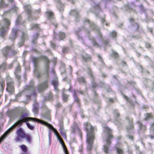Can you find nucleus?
<instances>
[{
	"instance_id": "obj_1",
	"label": "nucleus",
	"mask_w": 154,
	"mask_h": 154,
	"mask_svg": "<svg viewBox=\"0 0 154 154\" xmlns=\"http://www.w3.org/2000/svg\"><path fill=\"white\" fill-rule=\"evenodd\" d=\"M30 120L33 121L39 122H41V120L36 118L27 117L26 114L22 113L20 117L19 120L9 128L1 137L0 143L6 138L8 134L11 131L17 126H21L23 122H26Z\"/></svg>"
},
{
	"instance_id": "obj_2",
	"label": "nucleus",
	"mask_w": 154,
	"mask_h": 154,
	"mask_svg": "<svg viewBox=\"0 0 154 154\" xmlns=\"http://www.w3.org/2000/svg\"><path fill=\"white\" fill-rule=\"evenodd\" d=\"M84 126L87 132V148L88 150H90L91 149L95 137L94 132V129L91 124L89 123H85Z\"/></svg>"
},
{
	"instance_id": "obj_3",
	"label": "nucleus",
	"mask_w": 154,
	"mask_h": 154,
	"mask_svg": "<svg viewBox=\"0 0 154 154\" xmlns=\"http://www.w3.org/2000/svg\"><path fill=\"white\" fill-rule=\"evenodd\" d=\"M41 123L46 125L50 129H51L54 132L55 134L57 136L58 140H59L60 143H61L62 146L64 149L65 154H68L67 150L66 148L65 145L62 139L61 138L57 131L51 125L48 124L46 122L41 121Z\"/></svg>"
},
{
	"instance_id": "obj_4",
	"label": "nucleus",
	"mask_w": 154,
	"mask_h": 154,
	"mask_svg": "<svg viewBox=\"0 0 154 154\" xmlns=\"http://www.w3.org/2000/svg\"><path fill=\"white\" fill-rule=\"evenodd\" d=\"M104 131L107 133L108 135V138L106 140V144L103 146V149L104 152L108 153L109 147V145L110 144L109 139L112 137V135L111 134V130L108 127H105L104 129Z\"/></svg>"
},
{
	"instance_id": "obj_5",
	"label": "nucleus",
	"mask_w": 154,
	"mask_h": 154,
	"mask_svg": "<svg viewBox=\"0 0 154 154\" xmlns=\"http://www.w3.org/2000/svg\"><path fill=\"white\" fill-rule=\"evenodd\" d=\"M3 21L5 25V26H2L0 29V36L3 38L6 35V32L9 29L8 26L10 25V22L8 19H4Z\"/></svg>"
},
{
	"instance_id": "obj_6",
	"label": "nucleus",
	"mask_w": 154,
	"mask_h": 154,
	"mask_svg": "<svg viewBox=\"0 0 154 154\" xmlns=\"http://www.w3.org/2000/svg\"><path fill=\"white\" fill-rule=\"evenodd\" d=\"M16 134L17 136L15 138L16 142L20 141L22 139L25 138L26 136V134L22 128H20L17 130Z\"/></svg>"
},
{
	"instance_id": "obj_7",
	"label": "nucleus",
	"mask_w": 154,
	"mask_h": 154,
	"mask_svg": "<svg viewBox=\"0 0 154 154\" xmlns=\"http://www.w3.org/2000/svg\"><path fill=\"white\" fill-rule=\"evenodd\" d=\"M6 79L7 81L6 90L8 92L10 93L14 91L13 83L11 77L9 76H7Z\"/></svg>"
},
{
	"instance_id": "obj_8",
	"label": "nucleus",
	"mask_w": 154,
	"mask_h": 154,
	"mask_svg": "<svg viewBox=\"0 0 154 154\" xmlns=\"http://www.w3.org/2000/svg\"><path fill=\"white\" fill-rule=\"evenodd\" d=\"M48 87L47 81H45L43 83L40 84L38 87V90L39 92L43 91Z\"/></svg>"
},
{
	"instance_id": "obj_9",
	"label": "nucleus",
	"mask_w": 154,
	"mask_h": 154,
	"mask_svg": "<svg viewBox=\"0 0 154 154\" xmlns=\"http://www.w3.org/2000/svg\"><path fill=\"white\" fill-rule=\"evenodd\" d=\"M24 8L26 13L28 14H29L31 13V7L29 5H26L24 6Z\"/></svg>"
},
{
	"instance_id": "obj_10",
	"label": "nucleus",
	"mask_w": 154,
	"mask_h": 154,
	"mask_svg": "<svg viewBox=\"0 0 154 154\" xmlns=\"http://www.w3.org/2000/svg\"><path fill=\"white\" fill-rule=\"evenodd\" d=\"M17 31L15 29H13L12 31V34L10 36V38L12 40L14 39L16 37V33Z\"/></svg>"
},
{
	"instance_id": "obj_11",
	"label": "nucleus",
	"mask_w": 154,
	"mask_h": 154,
	"mask_svg": "<svg viewBox=\"0 0 154 154\" xmlns=\"http://www.w3.org/2000/svg\"><path fill=\"white\" fill-rule=\"evenodd\" d=\"M10 48L9 47H7L4 48L2 50L4 55L5 57L7 56L8 52L10 51Z\"/></svg>"
},
{
	"instance_id": "obj_12",
	"label": "nucleus",
	"mask_w": 154,
	"mask_h": 154,
	"mask_svg": "<svg viewBox=\"0 0 154 154\" xmlns=\"http://www.w3.org/2000/svg\"><path fill=\"white\" fill-rule=\"evenodd\" d=\"M5 86V84L4 81L0 82V91L2 92Z\"/></svg>"
},
{
	"instance_id": "obj_13",
	"label": "nucleus",
	"mask_w": 154,
	"mask_h": 154,
	"mask_svg": "<svg viewBox=\"0 0 154 154\" xmlns=\"http://www.w3.org/2000/svg\"><path fill=\"white\" fill-rule=\"evenodd\" d=\"M6 64L4 63L0 66V72H3L6 69Z\"/></svg>"
},
{
	"instance_id": "obj_14",
	"label": "nucleus",
	"mask_w": 154,
	"mask_h": 154,
	"mask_svg": "<svg viewBox=\"0 0 154 154\" xmlns=\"http://www.w3.org/2000/svg\"><path fill=\"white\" fill-rule=\"evenodd\" d=\"M82 58L83 60L86 62L89 61L91 60L90 57L87 54L83 56Z\"/></svg>"
},
{
	"instance_id": "obj_15",
	"label": "nucleus",
	"mask_w": 154,
	"mask_h": 154,
	"mask_svg": "<svg viewBox=\"0 0 154 154\" xmlns=\"http://www.w3.org/2000/svg\"><path fill=\"white\" fill-rule=\"evenodd\" d=\"M20 147L22 150V151L24 152H27V148L26 146L24 145H22Z\"/></svg>"
},
{
	"instance_id": "obj_16",
	"label": "nucleus",
	"mask_w": 154,
	"mask_h": 154,
	"mask_svg": "<svg viewBox=\"0 0 154 154\" xmlns=\"http://www.w3.org/2000/svg\"><path fill=\"white\" fill-rule=\"evenodd\" d=\"M32 111L35 114H37L38 111V108L37 106H34Z\"/></svg>"
},
{
	"instance_id": "obj_17",
	"label": "nucleus",
	"mask_w": 154,
	"mask_h": 154,
	"mask_svg": "<svg viewBox=\"0 0 154 154\" xmlns=\"http://www.w3.org/2000/svg\"><path fill=\"white\" fill-rule=\"evenodd\" d=\"M26 138V141L28 143H30L31 142V136L29 135H26L25 138Z\"/></svg>"
},
{
	"instance_id": "obj_18",
	"label": "nucleus",
	"mask_w": 154,
	"mask_h": 154,
	"mask_svg": "<svg viewBox=\"0 0 154 154\" xmlns=\"http://www.w3.org/2000/svg\"><path fill=\"white\" fill-rule=\"evenodd\" d=\"M59 37L60 40L63 39L65 37L64 33L63 32H60L59 34Z\"/></svg>"
},
{
	"instance_id": "obj_19",
	"label": "nucleus",
	"mask_w": 154,
	"mask_h": 154,
	"mask_svg": "<svg viewBox=\"0 0 154 154\" xmlns=\"http://www.w3.org/2000/svg\"><path fill=\"white\" fill-rule=\"evenodd\" d=\"M137 123L139 126L140 128V129H142L143 128V127L144 128V130L145 129V126H143L140 122L138 121L137 122Z\"/></svg>"
},
{
	"instance_id": "obj_20",
	"label": "nucleus",
	"mask_w": 154,
	"mask_h": 154,
	"mask_svg": "<svg viewBox=\"0 0 154 154\" xmlns=\"http://www.w3.org/2000/svg\"><path fill=\"white\" fill-rule=\"evenodd\" d=\"M60 132L62 136L66 137V131L63 128H61L60 130Z\"/></svg>"
},
{
	"instance_id": "obj_21",
	"label": "nucleus",
	"mask_w": 154,
	"mask_h": 154,
	"mask_svg": "<svg viewBox=\"0 0 154 154\" xmlns=\"http://www.w3.org/2000/svg\"><path fill=\"white\" fill-rule=\"evenodd\" d=\"M48 17L49 18L52 17L53 15V13L50 11H48L46 12Z\"/></svg>"
},
{
	"instance_id": "obj_22",
	"label": "nucleus",
	"mask_w": 154,
	"mask_h": 154,
	"mask_svg": "<svg viewBox=\"0 0 154 154\" xmlns=\"http://www.w3.org/2000/svg\"><path fill=\"white\" fill-rule=\"evenodd\" d=\"M117 154H123V150L121 149L117 148Z\"/></svg>"
},
{
	"instance_id": "obj_23",
	"label": "nucleus",
	"mask_w": 154,
	"mask_h": 154,
	"mask_svg": "<svg viewBox=\"0 0 154 154\" xmlns=\"http://www.w3.org/2000/svg\"><path fill=\"white\" fill-rule=\"evenodd\" d=\"M26 124L28 128L29 129L32 130L34 128V126L31 125L29 123L27 122L26 123Z\"/></svg>"
},
{
	"instance_id": "obj_24",
	"label": "nucleus",
	"mask_w": 154,
	"mask_h": 154,
	"mask_svg": "<svg viewBox=\"0 0 154 154\" xmlns=\"http://www.w3.org/2000/svg\"><path fill=\"white\" fill-rule=\"evenodd\" d=\"M33 60L35 66H36L37 63L39 61V59L38 58L34 57L33 58Z\"/></svg>"
},
{
	"instance_id": "obj_25",
	"label": "nucleus",
	"mask_w": 154,
	"mask_h": 154,
	"mask_svg": "<svg viewBox=\"0 0 154 154\" xmlns=\"http://www.w3.org/2000/svg\"><path fill=\"white\" fill-rule=\"evenodd\" d=\"M70 13L72 15H77L78 14L77 11L75 10H72L70 12Z\"/></svg>"
},
{
	"instance_id": "obj_26",
	"label": "nucleus",
	"mask_w": 154,
	"mask_h": 154,
	"mask_svg": "<svg viewBox=\"0 0 154 154\" xmlns=\"http://www.w3.org/2000/svg\"><path fill=\"white\" fill-rule=\"evenodd\" d=\"M68 97V95H67L66 94H64L63 95V101H64V102H66L67 100Z\"/></svg>"
},
{
	"instance_id": "obj_27",
	"label": "nucleus",
	"mask_w": 154,
	"mask_h": 154,
	"mask_svg": "<svg viewBox=\"0 0 154 154\" xmlns=\"http://www.w3.org/2000/svg\"><path fill=\"white\" fill-rule=\"evenodd\" d=\"M32 29H37L39 28L38 25V24H34L32 26Z\"/></svg>"
},
{
	"instance_id": "obj_28",
	"label": "nucleus",
	"mask_w": 154,
	"mask_h": 154,
	"mask_svg": "<svg viewBox=\"0 0 154 154\" xmlns=\"http://www.w3.org/2000/svg\"><path fill=\"white\" fill-rule=\"evenodd\" d=\"M18 66L16 69V72L15 73H17L19 72L20 71V66L17 63Z\"/></svg>"
},
{
	"instance_id": "obj_29",
	"label": "nucleus",
	"mask_w": 154,
	"mask_h": 154,
	"mask_svg": "<svg viewBox=\"0 0 154 154\" xmlns=\"http://www.w3.org/2000/svg\"><path fill=\"white\" fill-rule=\"evenodd\" d=\"M73 130L72 131V132L73 133H75V131L78 129V128L77 126L76 125H74V127L73 128Z\"/></svg>"
},
{
	"instance_id": "obj_30",
	"label": "nucleus",
	"mask_w": 154,
	"mask_h": 154,
	"mask_svg": "<svg viewBox=\"0 0 154 154\" xmlns=\"http://www.w3.org/2000/svg\"><path fill=\"white\" fill-rule=\"evenodd\" d=\"M52 84L54 86H57L58 84V82L57 80H53L52 81Z\"/></svg>"
},
{
	"instance_id": "obj_31",
	"label": "nucleus",
	"mask_w": 154,
	"mask_h": 154,
	"mask_svg": "<svg viewBox=\"0 0 154 154\" xmlns=\"http://www.w3.org/2000/svg\"><path fill=\"white\" fill-rule=\"evenodd\" d=\"M21 18V17L20 16H19L18 17L17 19L16 24V25L18 24L19 23L20 20Z\"/></svg>"
},
{
	"instance_id": "obj_32",
	"label": "nucleus",
	"mask_w": 154,
	"mask_h": 154,
	"mask_svg": "<svg viewBox=\"0 0 154 154\" xmlns=\"http://www.w3.org/2000/svg\"><path fill=\"white\" fill-rule=\"evenodd\" d=\"M112 53L113 55L115 58H117L118 57V54L117 52L115 51H113Z\"/></svg>"
},
{
	"instance_id": "obj_33",
	"label": "nucleus",
	"mask_w": 154,
	"mask_h": 154,
	"mask_svg": "<svg viewBox=\"0 0 154 154\" xmlns=\"http://www.w3.org/2000/svg\"><path fill=\"white\" fill-rule=\"evenodd\" d=\"M151 117V115L150 114H147L146 115L145 120H147L148 118Z\"/></svg>"
},
{
	"instance_id": "obj_34",
	"label": "nucleus",
	"mask_w": 154,
	"mask_h": 154,
	"mask_svg": "<svg viewBox=\"0 0 154 154\" xmlns=\"http://www.w3.org/2000/svg\"><path fill=\"white\" fill-rule=\"evenodd\" d=\"M68 50V48H64L62 49V51L63 53H66Z\"/></svg>"
},
{
	"instance_id": "obj_35",
	"label": "nucleus",
	"mask_w": 154,
	"mask_h": 154,
	"mask_svg": "<svg viewBox=\"0 0 154 154\" xmlns=\"http://www.w3.org/2000/svg\"><path fill=\"white\" fill-rule=\"evenodd\" d=\"M75 97V102H76L77 103H79V100L78 98L76 97L75 95L74 96Z\"/></svg>"
},
{
	"instance_id": "obj_36",
	"label": "nucleus",
	"mask_w": 154,
	"mask_h": 154,
	"mask_svg": "<svg viewBox=\"0 0 154 154\" xmlns=\"http://www.w3.org/2000/svg\"><path fill=\"white\" fill-rule=\"evenodd\" d=\"M112 36L113 37H115L116 35V33L115 32H112L111 33Z\"/></svg>"
},
{
	"instance_id": "obj_37",
	"label": "nucleus",
	"mask_w": 154,
	"mask_h": 154,
	"mask_svg": "<svg viewBox=\"0 0 154 154\" xmlns=\"http://www.w3.org/2000/svg\"><path fill=\"white\" fill-rule=\"evenodd\" d=\"M115 115L117 116V117H118L119 116V112L117 110H116L115 111Z\"/></svg>"
},
{
	"instance_id": "obj_38",
	"label": "nucleus",
	"mask_w": 154,
	"mask_h": 154,
	"mask_svg": "<svg viewBox=\"0 0 154 154\" xmlns=\"http://www.w3.org/2000/svg\"><path fill=\"white\" fill-rule=\"evenodd\" d=\"M15 75H16V76L17 79H20L21 78L20 76L19 75L17 74V73H15Z\"/></svg>"
},
{
	"instance_id": "obj_39",
	"label": "nucleus",
	"mask_w": 154,
	"mask_h": 154,
	"mask_svg": "<svg viewBox=\"0 0 154 154\" xmlns=\"http://www.w3.org/2000/svg\"><path fill=\"white\" fill-rule=\"evenodd\" d=\"M4 1L2 0H1V2H0V4L1 7L5 6L4 5Z\"/></svg>"
},
{
	"instance_id": "obj_40",
	"label": "nucleus",
	"mask_w": 154,
	"mask_h": 154,
	"mask_svg": "<svg viewBox=\"0 0 154 154\" xmlns=\"http://www.w3.org/2000/svg\"><path fill=\"white\" fill-rule=\"evenodd\" d=\"M151 130L154 131V123L151 125Z\"/></svg>"
},
{
	"instance_id": "obj_41",
	"label": "nucleus",
	"mask_w": 154,
	"mask_h": 154,
	"mask_svg": "<svg viewBox=\"0 0 154 154\" xmlns=\"http://www.w3.org/2000/svg\"><path fill=\"white\" fill-rule=\"evenodd\" d=\"M23 42L22 41L21 43H20L18 44V45L19 47H21L23 44Z\"/></svg>"
},
{
	"instance_id": "obj_42",
	"label": "nucleus",
	"mask_w": 154,
	"mask_h": 154,
	"mask_svg": "<svg viewBox=\"0 0 154 154\" xmlns=\"http://www.w3.org/2000/svg\"><path fill=\"white\" fill-rule=\"evenodd\" d=\"M146 46L147 48H149L150 47L151 45H150L149 43H146Z\"/></svg>"
},
{
	"instance_id": "obj_43",
	"label": "nucleus",
	"mask_w": 154,
	"mask_h": 154,
	"mask_svg": "<svg viewBox=\"0 0 154 154\" xmlns=\"http://www.w3.org/2000/svg\"><path fill=\"white\" fill-rule=\"evenodd\" d=\"M124 98L127 100H128L129 98L128 97L125 96H124Z\"/></svg>"
},
{
	"instance_id": "obj_44",
	"label": "nucleus",
	"mask_w": 154,
	"mask_h": 154,
	"mask_svg": "<svg viewBox=\"0 0 154 154\" xmlns=\"http://www.w3.org/2000/svg\"><path fill=\"white\" fill-rule=\"evenodd\" d=\"M59 5L60 4V6H61V10H63V5L62 4H60V1H59Z\"/></svg>"
},
{
	"instance_id": "obj_45",
	"label": "nucleus",
	"mask_w": 154,
	"mask_h": 154,
	"mask_svg": "<svg viewBox=\"0 0 154 154\" xmlns=\"http://www.w3.org/2000/svg\"><path fill=\"white\" fill-rule=\"evenodd\" d=\"M51 45L53 48H54L55 46V44L52 43L51 42Z\"/></svg>"
},
{
	"instance_id": "obj_46",
	"label": "nucleus",
	"mask_w": 154,
	"mask_h": 154,
	"mask_svg": "<svg viewBox=\"0 0 154 154\" xmlns=\"http://www.w3.org/2000/svg\"><path fill=\"white\" fill-rule=\"evenodd\" d=\"M57 106L58 107H60L61 105V104L60 103H57Z\"/></svg>"
},
{
	"instance_id": "obj_47",
	"label": "nucleus",
	"mask_w": 154,
	"mask_h": 154,
	"mask_svg": "<svg viewBox=\"0 0 154 154\" xmlns=\"http://www.w3.org/2000/svg\"><path fill=\"white\" fill-rule=\"evenodd\" d=\"M48 64H47L46 66V70L47 71H48Z\"/></svg>"
},
{
	"instance_id": "obj_48",
	"label": "nucleus",
	"mask_w": 154,
	"mask_h": 154,
	"mask_svg": "<svg viewBox=\"0 0 154 154\" xmlns=\"http://www.w3.org/2000/svg\"><path fill=\"white\" fill-rule=\"evenodd\" d=\"M57 86H54L55 89L56 91H57L58 90V88L57 87Z\"/></svg>"
},
{
	"instance_id": "obj_49",
	"label": "nucleus",
	"mask_w": 154,
	"mask_h": 154,
	"mask_svg": "<svg viewBox=\"0 0 154 154\" xmlns=\"http://www.w3.org/2000/svg\"><path fill=\"white\" fill-rule=\"evenodd\" d=\"M98 56V57L100 58V61L101 62H102V60L101 57L99 55Z\"/></svg>"
},
{
	"instance_id": "obj_50",
	"label": "nucleus",
	"mask_w": 154,
	"mask_h": 154,
	"mask_svg": "<svg viewBox=\"0 0 154 154\" xmlns=\"http://www.w3.org/2000/svg\"><path fill=\"white\" fill-rule=\"evenodd\" d=\"M9 2H11V3H13L14 2V1L13 0H8Z\"/></svg>"
},
{
	"instance_id": "obj_51",
	"label": "nucleus",
	"mask_w": 154,
	"mask_h": 154,
	"mask_svg": "<svg viewBox=\"0 0 154 154\" xmlns=\"http://www.w3.org/2000/svg\"><path fill=\"white\" fill-rule=\"evenodd\" d=\"M82 148L81 147L80 148V149H79V151L80 152H82Z\"/></svg>"
},
{
	"instance_id": "obj_52",
	"label": "nucleus",
	"mask_w": 154,
	"mask_h": 154,
	"mask_svg": "<svg viewBox=\"0 0 154 154\" xmlns=\"http://www.w3.org/2000/svg\"><path fill=\"white\" fill-rule=\"evenodd\" d=\"M28 87H29V89H32V87H31V86H28Z\"/></svg>"
},
{
	"instance_id": "obj_53",
	"label": "nucleus",
	"mask_w": 154,
	"mask_h": 154,
	"mask_svg": "<svg viewBox=\"0 0 154 154\" xmlns=\"http://www.w3.org/2000/svg\"><path fill=\"white\" fill-rule=\"evenodd\" d=\"M81 79H82V82H85V80H84V78L82 77V78H81Z\"/></svg>"
},
{
	"instance_id": "obj_54",
	"label": "nucleus",
	"mask_w": 154,
	"mask_h": 154,
	"mask_svg": "<svg viewBox=\"0 0 154 154\" xmlns=\"http://www.w3.org/2000/svg\"><path fill=\"white\" fill-rule=\"evenodd\" d=\"M136 26L137 27V29H138V26L137 24H136Z\"/></svg>"
},
{
	"instance_id": "obj_55",
	"label": "nucleus",
	"mask_w": 154,
	"mask_h": 154,
	"mask_svg": "<svg viewBox=\"0 0 154 154\" xmlns=\"http://www.w3.org/2000/svg\"><path fill=\"white\" fill-rule=\"evenodd\" d=\"M112 100H113L112 99H109V101L110 102H112Z\"/></svg>"
},
{
	"instance_id": "obj_56",
	"label": "nucleus",
	"mask_w": 154,
	"mask_h": 154,
	"mask_svg": "<svg viewBox=\"0 0 154 154\" xmlns=\"http://www.w3.org/2000/svg\"><path fill=\"white\" fill-rule=\"evenodd\" d=\"M133 20V18H132L131 19V21Z\"/></svg>"
},
{
	"instance_id": "obj_57",
	"label": "nucleus",
	"mask_w": 154,
	"mask_h": 154,
	"mask_svg": "<svg viewBox=\"0 0 154 154\" xmlns=\"http://www.w3.org/2000/svg\"><path fill=\"white\" fill-rule=\"evenodd\" d=\"M55 26L56 27H57V24L55 25Z\"/></svg>"
},
{
	"instance_id": "obj_58",
	"label": "nucleus",
	"mask_w": 154,
	"mask_h": 154,
	"mask_svg": "<svg viewBox=\"0 0 154 154\" xmlns=\"http://www.w3.org/2000/svg\"><path fill=\"white\" fill-rule=\"evenodd\" d=\"M46 59L47 60V61H48V59H47V58H46Z\"/></svg>"
},
{
	"instance_id": "obj_59",
	"label": "nucleus",
	"mask_w": 154,
	"mask_h": 154,
	"mask_svg": "<svg viewBox=\"0 0 154 154\" xmlns=\"http://www.w3.org/2000/svg\"><path fill=\"white\" fill-rule=\"evenodd\" d=\"M58 8H59V7H60L59 6H58Z\"/></svg>"
},
{
	"instance_id": "obj_60",
	"label": "nucleus",
	"mask_w": 154,
	"mask_h": 154,
	"mask_svg": "<svg viewBox=\"0 0 154 154\" xmlns=\"http://www.w3.org/2000/svg\"><path fill=\"white\" fill-rule=\"evenodd\" d=\"M87 21L88 22V21H89V20H87Z\"/></svg>"
},
{
	"instance_id": "obj_61",
	"label": "nucleus",
	"mask_w": 154,
	"mask_h": 154,
	"mask_svg": "<svg viewBox=\"0 0 154 154\" xmlns=\"http://www.w3.org/2000/svg\"><path fill=\"white\" fill-rule=\"evenodd\" d=\"M93 87H95V86H94L93 85Z\"/></svg>"
},
{
	"instance_id": "obj_62",
	"label": "nucleus",
	"mask_w": 154,
	"mask_h": 154,
	"mask_svg": "<svg viewBox=\"0 0 154 154\" xmlns=\"http://www.w3.org/2000/svg\"><path fill=\"white\" fill-rule=\"evenodd\" d=\"M36 35H38V34H36Z\"/></svg>"
},
{
	"instance_id": "obj_63",
	"label": "nucleus",
	"mask_w": 154,
	"mask_h": 154,
	"mask_svg": "<svg viewBox=\"0 0 154 154\" xmlns=\"http://www.w3.org/2000/svg\"><path fill=\"white\" fill-rule=\"evenodd\" d=\"M132 138H133V137H131V139H132Z\"/></svg>"
},
{
	"instance_id": "obj_64",
	"label": "nucleus",
	"mask_w": 154,
	"mask_h": 154,
	"mask_svg": "<svg viewBox=\"0 0 154 154\" xmlns=\"http://www.w3.org/2000/svg\"><path fill=\"white\" fill-rule=\"evenodd\" d=\"M55 35H54V37H55Z\"/></svg>"
}]
</instances>
